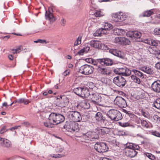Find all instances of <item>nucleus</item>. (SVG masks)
<instances>
[{
    "label": "nucleus",
    "mask_w": 160,
    "mask_h": 160,
    "mask_svg": "<svg viewBox=\"0 0 160 160\" xmlns=\"http://www.w3.org/2000/svg\"><path fill=\"white\" fill-rule=\"evenodd\" d=\"M70 72V71L69 70H66L63 73V75L64 76H66L68 75Z\"/></svg>",
    "instance_id": "53"
},
{
    "label": "nucleus",
    "mask_w": 160,
    "mask_h": 160,
    "mask_svg": "<svg viewBox=\"0 0 160 160\" xmlns=\"http://www.w3.org/2000/svg\"><path fill=\"white\" fill-rule=\"evenodd\" d=\"M114 72L116 74L125 76H129L131 74V71L125 67L116 68Z\"/></svg>",
    "instance_id": "8"
},
{
    "label": "nucleus",
    "mask_w": 160,
    "mask_h": 160,
    "mask_svg": "<svg viewBox=\"0 0 160 160\" xmlns=\"http://www.w3.org/2000/svg\"><path fill=\"white\" fill-rule=\"evenodd\" d=\"M133 144L132 143H130L128 144H127L126 145V147L125 149H133Z\"/></svg>",
    "instance_id": "48"
},
{
    "label": "nucleus",
    "mask_w": 160,
    "mask_h": 160,
    "mask_svg": "<svg viewBox=\"0 0 160 160\" xmlns=\"http://www.w3.org/2000/svg\"><path fill=\"white\" fill-rule=\"evenodd\" d=\"M123 37H116L115 38L114 42L116 43L120 44H123Z\"/></svg>",
    "instance_id": "32"
},
{
    "label": "nucleus",
    "mask_w": 160,
    "mask_h": 160,
    "mask_svg": "<svg viewBox=\"0 0 160 160\" xmlns=\"http://www.w3.org/2000/svg\"><path fill=\"white\" fill-rule=\"evenodd\" d=\"M99 60L101 62V64L106 66L111 65L113 63L112 60L108 58H102L101 60Z\"/></svg>",
    "instance_id": "23"
},
{
    "label": "nucleus",
    "mask_w": 160,
    "mask_h": 160,
    "mask_svg": "<svg viewBox=\"0 0 160 160\" xmlns=\"http://www.w3.org/2000/svg\"><path fill=\"white\" fill-rule=\"evenodd\" d=\"M93 59L91 58H87L86 59V61L88 63L92 64Z\"/></svg>",
    "instance_id": "57"
},
{
    "label": "nucleus",
    "mask_w": 160,
    "mask_h": 160,
    "mask_svg": "<svg viewBox=\"0 0 160 160\" xmlns=\"http://www.w3.org/2000/svg\"><path fill=\"white\" fill-rule=\"evenodd\" d=\"M95 118L98 121H103L104 122L105 120V118L103 117L102 114L100 112H98L96 114Z\"/></svg>",
    "instance_id": "27"
},
{
    "label": "nucleus",
    "mask_w": 160,
    "mask_h": 160,
    "mask_svg": "<svg viewBox=\"0 0 160 160\" xmlns=\"http://www.w3.org/2000/svg\"><path fill=\"white\" fill-rule=\"evenodd\" d=\"M119 125L120 126L123 127H127L131 126H132L129 122H119Z\"/></svg>",
    "instance_id": "37"
},
{
    "label": "nucleus",
    "mask_w": 160,
    "mask_h": 160,
    "mask_svg": "<svg viewBox=\"0 0 160 160\" xmlns=\"http://www.w3.org/2000/svg\"><path fill=\"white\" fill-rule=\"evenodd\" d=\"M153 14V12L152 10H150L148 11H147L143 13V17H149L151 15Z\"/></svg>",
    "instance_id": "34"
},
{
    "label": "nucleus",
    "mask_w": 160,
    "mask_h": 160,
    "mask_svg": "<svg viewBox=\"0 0 160 160\" xmlns=\"http://www.w3.org/2000/svg\"><path fill=\"white\" fill-rule=\"evenodd\" d=\"M116 104L120 108H125L127 106L126 101L121 97H117L115 100Z\"/></svg>",
    "instance_id": "13"
},
{
    "label": "nucleus",
    "mask_w": 160,
    "mask_h": 160,
    "mask_svg": "<svg viewBox=\"0 0 160 160\" xmlns=\"http://www.w3.org/2000/svg\"><path fill=\"white\" fill-rule=\"evenodd\" d=\"M113 81L115 84L120 87H124L126 83V80L121 76L115 77L113 79Z\"/></svg>",
    "instance_id": "11"
},
{
    "label": "nucleus",
    "mask_w": 160,
    "mask_h": 160,
    "mask_svg": "<svg viewBox=\"0 0 160 160\" xmlns=\"http://www.w3.org/2000/svg\"><path fill=\"white\" fill-rule=\"evenodd\" d=\"M83 106L84 107V108H88L90 107V105L89 104V103L88 102H83Z\"/></svg>",
    "instance_id": "50"
},
{
    "label": "nucleus",
    "mask_w": 160,
    "mask_h": 160,
    "mask_svg": "<svg viewBox=\"0 0 160 160\" xmlns=\"http://www.w3.org/2000/svg\"><path fill=\"white\" fill-rule=\"evenodd\" d=\"M154 34L155 35H160V28H156L153 31Z\"/></svg>",
    "instance_id": "44"
},
{
    "label": "nucleus",
    "mask_w": 160,
    "mask_h": 160,
    "mask_svg": "<svg viewBox=\"0 0 160 160\" xmlns=\"http://www.w3.org/2000/svg\"><path fill=\"white\" fill-rule=\"evenodd\" d=\"M113 16L117 19V20H116L118 22L123 21L125 20L126 18V14L122 12L114 14Z\"/></svg>",
    "instance_id": "20"
},
{
    "label": "nucleus",
    "mask_w": 160,
    "mask_h": 160,
    "mask_svg": "<svg viewBox=\"0 0 160 160\" xmlns=\"http://www.w3.org/2000/svg\"><path fill=\"white\" fill-rule=\"evenodd\" d=\"M154 122L158 123L160 122V118L157 115H154L153 117Z\"/></svg>",
    "instance_id": "38"
},
{
    "label": "nucleus",
    "mask_w": 160,
    "mask_h": 160,
    "mask_svg": "<svg viewBox=\"0 0 160 160\" xmlns=\"http://www.w3.org/2000/svg\"><path fill=\"white\" fill-rule=\"evenodd\" d=\"M109 52L112 54L121 58H124V55L120 51L115 49H111L109 50Z\"/></svg>",
    "instance_id": "18"
},
{
    "label": "nucleus",
    "mask_w": 160,
    "mask_h": 160,
    "mask_svg": "<svg viewBox=\"0 0 160 160\" xmlns=\"http://www.w3.org/2000/svg\"><path fill=\"white\" fill-rule=\"evenodd\" d=\"M106 115L112 120L118 121L122 118L121 113L119 111L115 110H110Z\"/></svg>",
    "instance_id": "3"
},
{
    "label": "nucleus",
    "mask_w": 160,
    "mask_h": 160,
    "mask_svg": "<svg viewBox=\"0 0 160 160\" xmlns=\"http://www.w3.org/2000/svg\"><path fill=\"white\" fill-rule=\"evenodd\" d=\"M52 12L53 10L52 8L49 7L48 11H46L45 17L47 19H48L52 22H54L55 20V19L52 13Z\"/></svg>",
    "instance_id": "17"
},
{
    "label": "nucleus",
    "mask_w": 160,
    "mask_h": 160,
    "mask_svg": "<svg viewBox=\"0 0 160 160\" xmlns=\"http://www.w3.org/2000/svg\"><path fill=\"white\" fill-rule=\"evenodd\" d=\"M30 102V101H29L28 100L25 99H24V103L25 105H27Z\"/></svg>",
    "instance_id": "61"
},
{
    "label": "nucleus",
    "mask_w": 160,
    "mask_h": 160,
    "mask_svg": "<svg viewBox=\"0 0 160 160\" xmlns=\"http://www.w3.org/2000/svg\"><path fill=\"white\" fill-rule=\"evenodd\" d=\"M0 143L6 147L8 148L11 146V142L9 140L0 137Z\"/></svg>",
    "instance_id": "22"
},
{
    "label": "nucleus",
    "mask_w": 160,
    "mask_h": 160,
    "mask_svg": "<svg viewBox=\"0 0 160 160\" xmlns=\"http://www.w3.org/2000/svg\"><path fill=\"white\" fill-rule=\"evenodd\" d=\"M102 160H112L109 159V158H107L105 157H104L102 158Z\"/></svg>",
    "instance_id": "64"
},
{
    "label": "nucleus",
    "mask_w": 160,
    "mask_h": 160,
    "mask_svg": "<svg viewBox=\"0 0 160 160\" xmlns=\"http://www.w3.org/2000/svg\"><path fill=\"white\" fill-rule=\"evenodd\" d=\"M97 70L99 73L104 75H109L111 73V71L110 69L98 66Z\"/></svg>",
    "instance_id": "16"
},
{
    "label": "nucleus",
    "mask_w": 160,
    "mask_h": 160,
    "mask_svg": "<svg viewBox=\"0 0 160 160\" xmlns=\"http://www.w3.org/2000/svg\"><path fill=\"white\" fill-rule=\"evenodd\" d=\"M159 42L157 40L151 39V45L154 46H157L158 45Z\"/></svg>",
    "instance_id": "39"
},
{
    "label": "nucleus",
    "mask_w": 160,
    "mask_h": 160,
    "mask_svg": "<svg viewBox=\"0 0 160 160\" xmlns=\"http://www.w3.org/2000/svg\"><path fill=\"white\" fill-rule=\"evenodd\" d=\"M60 22L62 26H64L66 23V21L64 18H62Z\"/></svg>",
    "instance_id": "55"
},
{
    "label": "nucleus",
    "mask_w": 160,
    "mask_h": 160,
    "mask_svg": "<svg viewBox=\"0 0 160 160\" xmlns=\"http://www.w3.org/2000/svg\"><path fill=\"white\" fill-rule=\"evenodd\" d=\"M69 118L74 122H80L82 120L80 114L79 112L76 111L70 112Z\"/></svg>",
    "instance_id": "9"
},
{
    "label": "nucleus",
    "mask_w": 160,
    "mask_h": 160,
    "mask_svg": "<svg viewBox=\"0 0 160 160\" xmlns=\"http://www.w3.org/2000/svg\"><path fill=\"white\" fill-rule=\"evenodd\" d=\"M99 60H101V59H98L96 60L93 59L92 61V64L94 65H97L98 64V62H99L101 64V62H100Z\"/></svg>",
    "instance_id": "42"
},
{
    "label": "nucleus",
    "mask_w": 160,
    "mask_h": 160,
    "mask_svg": "<svg viewBox=\"0 0 160 160\" xmlns=\"http://www.w3.org/2000/svg\"><path fill=\"white\" fill-rule=\"evenodd\" d=\"M123 44L125 45H129L130 44V41L125 37H123Z\"/></svg>",
    "instance_id": "41"
},
{
    "label": "nucleus",
    "mask_w": 160,
    "mask_h": 160,
    "mask_svg": "<svg viewBox=\"0 0 160 160\" xmlns=\"http://www.w3.org/2000/svg\"><path fill=\"white\" fill-rule=\"evenodd\" d=\"M8 58L10 60H12L13 59V56L12 55H9Z\"/></svg>",
    "instance_id": "63"
},
{
    "label": "nucleus",
    "mask_w": 160,
    "mask_h": 160,
    "mask_svg": "<svg viewBox=\"0 0 160 160\" xmlns=\"http://www.w3.org/2000/svg\"><path fill=\"white\" fill-rule=\"evenodd\" d=\"M95 20L94 19H92L90 20L89 21V23L91 27H94L96 25V23L95 22Z\"/></svg>",
    "instance_id": "46"
},
{
    "label": "nucleus",
    "mask_w": 160,
    "mask_h": 160,
    "mask_svg": "<svg viewBox=\"0 0 160 160\" xmlns=\"http://www.w3.org/2000/svg\"><path fill=\"white\" fill-rule=\"evenodd\" d=\"M35 43L39 42L41 43H46V41L45 40H42L41 39H38L37 40L34 41Z\"/></svg>",
    "instance_id": "51"
},
{
    "label": "nucleus",
    "mask_w": 160,
    "mask_h": 160,
    "mask_svg": "<svg viewBox=\"0 0 160 160\" xmlns=\"http://www.w3.org/2000/svg\"><path fill=\"white\" fill-rule=\"evenodd\" d=\"M141 123L142 126L146 128H148V124L146 120H141Z\"/></svg>",
    "instance_id": "43"
},
{
    "label": "nucleus",
    "mask_w": 160,
    "mask_h": 160,
    "mask_svg": "<svg viewBox=\"0 0 160 160\" xmlns=\"http://www.w3.org/2000/svg\"><path fill=\"white\" fill-rule=\"evenodd\" d=\"M73 92L77 95L83 98L89 97L90 94L88 88L86 87L75 88L73 89Z\"/></svg>",
    "instance_id": "2"
},
{
    "label": "nucleus",
    "mask_w": 160,
    "mask_h": 160,
    "mask_svg": "<svg viewBox=\"0 0 160 160\" xmlns=\"http://www.w3.org/2000/svg\"><path fill=\"white\" fill-rule=\"evenodd\" d=\"M138 153L134 149H125V155L127 157L130 158L135 157Z\"/></svg>",
    "instance_id": "19"
},
{
    "label": "nucleus",
    "mask_w": 160,
    "mask_h": 160,
    "mask_svg": "<svg viewBox=\"0 0 160 160\" xmlns=\"http://www.w3.org/2000/svg\"><path fill=\"white\" fill-rule=\"evenodd\" d=\"M156 67L158 69L160 70V62H158L156 64Z\"/></svg>",
    "instance_id": "59"
},
{
    "label": "nucleus",
    "mask_w": 160,
    "mask_h": 160,
    "mask_svg": "<svg viewBox=\"0 0 160 160\" xmlns=\"http://www.w3.org/2000/svg\"><path fill=\"white\" fill-rule=\"evenodd\" d=\"M103 26L104 28H102L103 29V31H105V34L107 33V30H110L113 28V26L111 24L108 23H104Z\"/></svg>",
    "instance_id": "30"
},
{
    "label": "nucleus",
    "mask_w": 160,
    "mask_h": 160,
    "mask_svg": "<svg viewBox=\"0 0 160 160\" xmlns=\"http://www.w3.org/2000/svg\"><path fill=\"white\" fill-rule=\"evenodd\" d=\"M10 37V36L7 35L5 36H2L1 38H2L4 40L6 41Z\"/></svg>",
    "instance_id": "56"
},
{
    "label": "nucleus",
    "mask_w": 160,
    "mask_h": 160,
    "mask_svg": "<svg viewBox=\"0 0 160 160\" xmlns=\"http://www.w3.org/2000/svg\"><path fill=\"white\" fill-rule=\"evenodd\" d=\"M105 34V31H103V29L102 28L97 30L95 32L93 33V35L95 37L101 36L102 34Z\"/></svg>",
    "instance_id": "28"
},
{
    "label": "nucleus",
    "mask_w": 160,
    "mask_h": 160,
    "mask_svg": "<svg viewBox=\"0 0 160 160\" xmlns=\"http://www.w3.org/2000/svg\"><path fill=\"white\" fill-rule=\"evenodd\" d=\"M24 101V99L23 98H20L18 99L16 101V102H17L19 103H22Z\"/></svg>",
    "instance_id": "54"
},
{
    "label": "nucleus",
    "mask_w": 160,
    "mask_h": 160,
    "mask_svg": "<svg viewBox=\"0 0 160 160\" xmlns=\"http://www.w3.org/2000/svg\"><path fill=\"white\" fill-rule=\"evenodd\" d=\"M57 105L61 108L64 107L68 104V99L65 96H58L57 97Z\"/></svg>",
    "instance_id": "7"
},
{
    "label": "nucleus",
    "mask_w": 160,
    "mask_h": 160,
    "mask_svg": "<svg viewBox=\"0 0 160 160\" xmlns=\"http://www.w3.org/2000/svg\"><path fill=\"white\" fill-rule=\"evenodd\" d=\"M151 39H143L142 41L148 44L149 45H151Z\"/></svg>",
    "instance_id": "49"
},
{
    "label": "nucleus",
    "mask_w": 160,
    "mask_h": 160,
    "mask_svg": "<svg viewBox=\"0 0 160 160\" xmlns=\"http://www.w3.org/2000/svg\"><path fill=\"white\" fill-rule=\"evenodd\" d=\"M82 38L81 36H79L75 42L74 46H77L81 43Z\"/></svg>",
    "instance_id": "35"
},
{
    "label": "nucleus",
    "mask_w": 160,
    "mask_h": 160,
    "mask_svg": "<svg viewBox=\"0 0 160 160\" xmlns=\"http://www.w3.org/2000/svg\"><path fill=\"white\" fill-rule=\"evenodd\" d=\"M109 132V129L106 128H104L99 130V133L102 135L108 134Z\"/></svg>",
    "instance_id": "31"
},
{
    "label": "nucleus",
    "mask_w": 160,
    "mask_h": 160,
    "mask_svg": "<svg viewBox=\"0 0 160 160\" xmlns=\"http://www.w3.org/2000/svg\"><path fill=\"white\" fill-rule=\"evenodd\" d=\"M20 127V126H15L10 129V130L11 131H13V130L18 129V127Z\"/></svg>",
    "instance_id": "60"
},
{
    "label": "nucleus",
    "mask_w": 160,
    "mask_h": 160,
    "mask_svg": "<svg viewBox=\"0 0 160 160\" xmlns=\"http://www.w3.org/2000/svg\"><path fill=\"white\" fill-rule=\"evenodd\" d=\"M144 155L152 160H154L155 159V157L151 153L145 152L144 153Z\"/></svg>",
    "instance_id": "36"
},
{
    "label": "nucleus",
    "mask_w": 160,
    "mask_h": 160,
    "mask_svg": "<svg viewBox=\"0 0 160 160\" xmlns=\"http://www.w3.org/2000/svg\"><path fill=\"white\" fill-rule=\"evenodd\" d=\"M142 115L144 117L148 118L149 117V114L148 112L146 110H142L141 111Z\"/></svg>",
    "instance_id": "40"
},
{
    "label": "nucleus",
    "mask_w": 160,
    "mask_h": 160,
    "mask_svg": "<svg viewBox=\"0 0 160 160\" xmlns=\"http://www.w3.org/2000/svg\"><path fill=\"white\" fill-rule=\"evenodd\" d=\"M113 33L115 35H124L125 34L126 32L123 29L117 28L114 29Z\"/></svg>",
    "instance_id": "26"
},
{
    "label": "nucleus",
    "mask_w": 160,
    "mask_h": 160,
    "mask_svg": "<svg viewBox=\"0 0 160 160\" xmlns=\"http://www.w3.org/2000/svg\"><path fill=\"white\" fill-rule=\"evenodd\" d=\"M90 44L93 47L96 48H100L102 47V44L99 41L93 40L90 42Z\"/></svg>",
    "instance_id": "25"
},
{
    "label": "nucleus",
    "mask_w": 160,
    "mask_h": 160,
    "mask_svg": "<svg viewBox=\"0 0 160 160\" xmlns=\"http://www.w3.org/2000/svg\"><path fill=\"white\" fill-rule=\"evenodd\" d=\"M94 69L93 67L92 66L85 64L80 68L79 72L82 74L88 75L92 74L93 72Z\"/></svg>",
    "instance_id": "6"
},
{
    "label": "nucleus",
    "mask_w": 160,
    "mask_h": 160,
    "mask_svg": "<svg viewBox=\"0 0 160 160\" xmlns=\"http://www.w3.org/2000/svg\"><path fill=\"white\" fill-rule=\"evenodd\" d=\"M141 35V33L140 32L137 31L129 32L127 34V37L131 38L133 41H138L137 39L139 38Z\"/></svg>",
    "instance_id": "12"
},
{
    "label": "nucleus",
    "mask_w": 160,
    "mask_h": 160,
    "mask_svg": "<svg viewBox=\"0 0 160 160\" xmlns=\"http://www.w3.org/2000/svg\"><path fill=\"white\" fill-rule=\"evenodd\" d=\"M95 16L101 17L103 15L102 13L100 11H96L94 13Z\"/></svg>",
    "instance_id": "45"
},
{
    "label": "nucleus",
    "mask_w": 160,
    "mask_h": 160,
    "mask_svg": "<svg viewBox=\"0 0 160 160\" xmlns=\"http://www.w3.org/2000/svg\"><path fill=\"white\" fill-rule=\"evenodd\" d=\"M154 107L158 109H160V98L157 99L153 103Z\"/></svg>",
    "instance_id": "33"
},
{
    "label": "nucleus",
    "mask_w": 160,
    "mask_h": 160,
    "mask_svg": "<svg viewBox=\"0 0 160 160\" xmlns=\"http://www.w3.org/2000/svg\"><path fill=\"white\" fill-rule=\"evenodd\" d=\"M90 47L88 45L85 46L84 48L77 52V54L82 55L84 53H87L89 50Z\"/></svg>",
    "instance_id": "29"
},
{
    "label": "nucleus",
    "mask_w": 160,
    "mask_h": 160,
    "mask_svg": "<svg viewBox=\"0 0 160 160\" xmlns=\"http://www.w3.org/2000/svg\"><path fill=\"white\" fill-rule=\"evenodd\" d=\"M65 120L64 117L62 115L52 113L49 115L48 119L45 122L44 125L48 128H52L53 125H56L63 122Z\"/></svg>",
    "instance_id": "1"
},
{
    "label": "nucleus",
    "mask_w": 160,
    "mask_h": 160,
    "mask_svg": "<svg viewBox=\"0 0 160 160\" xmlns=\"http://www.w3.org/2000/svg\"><path fill=\"white\" fill-rule=\"evenodd\" d=\"M84 138L86 139L93 140L94 139H98V135L95 132H88L84 136Z\"/></svg>",
    "instance_id": "14"
},
{
    "label": "nucleus",
    "mask_w": 160,
    "mask_h": 160,
    "mask_svg": "<svg viewBox=\"0 0 160 160\" xmlns=\"http://www.w3.org/2000/svg\"><path fill=\"white\" fill-rule=\"evenodd\" d=\"M133 146V149H134V150L135 149L138 150L139 148V147L138 145L134 144Z\"/></svg>",
    "instance_id": "58"
},
{
    "label": "nucleus",
    "mask_w": 160,
    "mask_h": 160,
    "mask_svg": "<svg viewBox=\"0 0 160 160\" xmlns=\"http://www.w3.org/2000/svg\"><path fill=\"white\" fill-rule=\"evenodd\" d=\"M5 132V127H3L0 131V133L1 134H2Z\"/></svg>",
    "instance_id": "62"
},
{
    "label": "nucleus",
    "mask_w": 160,
    "mask_h": 160,
    "mask_svg": "<svg viewBox=\"0 0 160 160\" xmlns=\"http://www.w3.org/2000/svg\"><path fill=\"white\" fill-rule=\"evenodd\" d=\"M152 89L154 92L159 93L160 92V80H157L154 82L152 84Z\"/></svg>",
    "instance_id": "21"
},
{
    "label": "nucleus",
    "mask_w": 160,
    "mask_h": 160,
    "mask_svg": "<svg viewBox=\"0 0 160 160\" xmlns=\"http://www.w3.org/2000/svg\"><path fill=\"white\" fill-rule=\"evenodd\" d=\"M22 47L21 46H19L18 48L15 49V52H13V54H15V53L19 52L20 51Z\"/></svg>",
    "instance_id": "52"
},
{
    "label": "nucleus",
    "mask_w": 160,
    "mask_h": 160,
    "mask_svg": "<svg viewBox=\"0 0 160 160\" xmlns=\"http://www.w3.org/2000/svg\"><path fill=\"white\" fill-rule=\"evenodd\" d=\"M151 133L154 136L160 137V133L156 131H152L151 132Z\"/></svg>",
    "instance_id": "47"
},
{
    "label": "nucleus",
    "mask_w": 160,
    "mask_h": 160,
    "mask_svg": "<svg viewBox=\"0 0 160 160\" xmlns=\"http://www.w3.org/2000/svg\"><path fill=\"white\" fill-rule=\"evenodd\" d=\"M141 70L144 72L149 74H153L154 73V69L149 67L144 66L141 68Z\"/></svg>",
    "instance_id": "24"
},
{
    "label": "nucleus",
    "mask_w": 160,
    "mask_h": 160,
    "mask_svg": "<svg viewBox=\"0 0 160 160\" xmlns=\"http://www.w3.org/2000/svg\"><path fill=\"white\" fill-rule=\"evenodd\" d=\"M132 72L133 73L131 76L132 80L135 83L140 84L141 83L140 78H144L143 73L136 69L132 70Z\"/></svg>",
    "instance_id": "4"
},
{
    "label": "nucleus",
    "mask_w": 160,
    "mask_h": 160,
    "mask_svg": "<svg viewBox=\"0 0 160 160\" xmlns=\"http://www.w3.org/2000/svg\"><path fill=\"white\" fill-rule=\"evenodd\" d=\"M63 128L68 131L72 132H77L79 130L78 124L73 122H67Z\"/></svg>",
    "instance_id": "5"
},
{
    "label": "nucleus",
    "mask_w": 160,
    "mask_h": 160,
    "mask_svg": "<svg viewBox=\"0 0 160 160\" xmlns=\"http://www.w3.org/2000/svg\"><path fill=\"white\" fill-rule=\"evenodd\" d=\"M94 148L97 151L101 153H103L108 151V149L106 144L104 142L96 143Z\"/></svg>",
    "instance_id": "10"
},
{
    "label": "nucleus",
    "mask_w": 160,
    "mask_h": 160,
    "mask_svg": "<svg viewBox=\"0 0 160 160\" xmlns=\"http://www.w3.org/2000/svg\"><path fill=\"white\" fill-rule=\"evenodd\" d=\"M89 98L92 102L99 104L102 100V98L98 93H93L90 94Z\"/></svg>",
    "instance_id": "15"
}]
</instances>
